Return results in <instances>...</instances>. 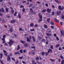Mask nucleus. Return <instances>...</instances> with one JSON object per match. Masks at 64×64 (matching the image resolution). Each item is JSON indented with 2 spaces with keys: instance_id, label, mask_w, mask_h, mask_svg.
I'll list each match as a JSON object with an SVG mask.
<instances>
[{
  "instance_id": "obj_1",
  "label": "nucleus",
  "mask_w": 64,
  "mask_h": 64,
  "mask_svg": "<svg viewBox=\"0 0 64 64\" xmlns=\"http://www.w3.org/2000/svg\"><path fill=\"white\" fill-rule=\"evenodd\" d=\"M38 15L40 17V20H38V22L39 23H40V22L42 21V15L40 14V13H39Z\"/></svg>"
},
{
  "instance_id": "obj_2",
  "label": "nucleus",
  "mask_w": 64,
  "mask_h": 64,
  "mask_svg": "<svg viewBox=\"0 0 64 64\" xmlns=\"http://www.w3.org/2000/svg\"><path fill=\"white\" fill-rule=\"evenodd\" d=\"M13 43H14V41L10 39L9 40V42H8L9 45H12L13 44Z\"/></svg>"
},
{
  "instance_id": "obj_3",
  "label": "nucleus",
  "mask_w": 64,
  "mask_h": 64,
  "mask_svg": "<svg viewBox=\"0 0 64 64\" xmlns=\"http://www.w3.org/2000/svg\"><path fill=\"white\" fill-rule=\"evenodd\" d=\"M58 9L60 10H62L64 9V7H61V6H58Z\"/></svg>"
},
{
  "instance_id": "obj_4",
  "label": "nucleus",
  "mask_w": 64,
  "mask_h": 64,
  "mask_svg": "<svg viewBox=\"0 0 64 64\" xmlns=\"http://www.w3.org/2000/svg\"><path fill=\"white\" fill-rule=\"evenodd\" d=\"M3 51L5 55L6 56H8V53L6 52L5 50H3Z\"/></svg>"
},
{
  "instance_id": "obj_5",
  "label": "nucleus",
  "mask_w": 64,
  "mask_h": 64,
  "mask_svg": "<svg viewBox=\"0 0 64 64\" xmlns=\"http://www.w3.org/2000/svg\"><path fill=\"white\" fill-rule=\"evenodd\" d=\"M2 11V12H3V13H4V12H5L4 10L2 8L1 10V9H0V12H1Z\"/></svg>"
},
{
  "instance_id": "obj_6",
  "label": "nucleus",
  "mask_w": 64,
  "mask_h": 64,
  "mask_svg": "<svg viewBox=\"0 0 64 64\" xmlns=\"http://www.w3.org/2000/svg\"><path fill=\"white\" fill-rule=\"evenodd\" d=\"M51 9L49 8H48L47 9V12H48V13H50L51 12Z\"/></svg>"
},
{
  "instance_id": "obj_7",
  "label": "nucleus",
  "mask_w": 64,
  "mask_h": 64,
  "mask_svg": "<svg viewBox=\"0 0 64 64\" xmlns=\"http://www.w3.org/2000/svg\"><path fill=\"white\" fill-rule=\"evenodd\" d=\"M16 22V20H11L10 21L11 23H14L15 22Z\"/></svg>"
},
{
  "instance_id": "obj_8",
  "label": "nucleus",
  "mask_w": 64,
  "mask_h": 64,
  "mask_svg": "<svg viewBox=\"0 0 64 64\" xmlns=\"http://www.w3.org/2000/svg\"><path fill=\"white\" fill-rule=\"evenodd\" d=\"M30 11L31 13H33V10L32 8H30Z\"/></svg>"
},
{
  "instance_id": "obj_9",
  "label": "nucleus",
  "mask_w": 64,
  "mask_h": 64,
  "mask_svg": "<svg viewBox=\"0 0 64 64\" xmlns=\"http://www.w3.org/2000/svg\"><path fill=\"white\" fill-rule=\"evenodd\" d=\"M52 52V50L51 49H49L48 51V53H51Z\"/></svg>"
},
{
  "instance_id": "obj_10",
  "label": "nucleus",
  "mask_w": 64,
  "mask_h": 64,
  "mask_svg": "<svg viewBox=\"0 0 64 64\" xmlns=\"http://www.w3.org/2000/svg\"><path fill=\"white\" fill-rule=\"evenodd\" d=\"M32 38L33 39V41L34 42H35V37H34V36H32Z\"/></svg>"
},
{
  "instance_id": "obj_11",
  "label": "nucleus",
  "mask_w": 64,
  "mask_h": 64,
  "mask_svg": "<svg viewBox=\"0 0 64 64\" xmlns=\"http://www.w3.org/2000/svg\"><path fill=\"white\" fill-rule=\"evenodd\" d=\"M61 12L59 11L57 12V14L58 15H60L61 14Z\"/></svg>"
},
{
  "instance_id": "obj_12",
  "label": "nucleus",
  "mask_w": 64,
  "mask_h": 64,
  "mask_svg": "<svg viewBox=\"0 0 64 64\" xmlns=\"http://www.w3.org/2000/svg\"><path fill=\"white\" fill-rule=\"evenodd\" d=\"M24 46L26 47H27L28 46V44L25 43L24 44Z\"/></svg>"
},
{
  "instance_id": "obj_13",
  "label": "nucleus",
  "mask_w": 64,
  "mask_h": 64,
  "mask_svg": "<svg viewBox=\"0 0 64 64\" xmlns=\"http://www.w3.org/2000/svg\"><path fill=\"white\" fill-rule=\"evenodd\" d=\"M8 60H10V56H8V58H7Z\"/></svg>"
},
{
  "instance_id": "obj_14",
  "label": "nucleus",
  "mask_w": 64,
  "mask_h": 64,
  "mask_svg": "<svg viewBox=\"0 0 64 64\" xmlns=\"http://www.w3.org/2000/svg\"><path fill=\"white\" fill-rule=\"evenodd\" d=\"M20 53L19 52H16L14 53V55H16V54H20Z\"/></svg>"
},
{
  "instance_id": "obj_15",
  "label": "nucleus",
  "mask_w": 64,
  "mask_h": 64,
  "mask_svg": "<svg viewBox=\"0 0 64 64\" xmlns=\"http://www.w3.org/2000/svg\"><path fill=\"white\" fill-rule=\"evenodd\" d=\"M14 10L12 9L11 10V12L12 14H14Z\"/></svg>"
},
{
  "instance_id": "obj_16",
  "label": "nucleus",
  "mask_w": 64,
  "mask_h": 64,
  "mask_svg": "<svg viewBox=\"0 0 64 64\" xmlns=\"http://www.w3.org/2000/svg\"><path fill=\"white\" fill-rule=\"evenodd\" d=\"M32 64H36V62H35L34 61V60H32Z\"/></svg>"
},
{
  "instance_id": "obj_17",
  "label": "nucleus",
  "mask_w": 64,
  "mask_h": 64,
  "mask_svg": "<svg viewBox=\"0 0 64 64\" xmlns=\"http://www.w3.org/2000/svg\"><path fill=\"white\" fill-rule=\"evenodd\" d=\"M26 40L27 41H28V42H30V41H31V40H30V39L28 38H26Z\"/></svg>"
},
{
  "instance_id": "obj_18",
  "label": "nucleus",
  "mask_w": 64,
  "mask_h": 64,
  "mask_svg": "<svg viewBox=\"0 0 64 64\" xmlns=\"http://www.w3.org/2000/svg\"><path fill=\"white\" fill-rule=\"evenodd\" d=\"M46 34L48 36H50L51 35V34H49V33H46Z\"/></svg>"
},
{
  "instance_id": "obj_19",
  "label": "nucleus",
  "mask_w": 64,
  "mask_h": 64,
  "mask_svg": "<svg viewBox=\"0 0 64 64\" xmlns=\"http://www.w3.org/2000/svg\"><path fill=\"white\" fill-rule=\"evenodd\" d=\"M50 24H51V25H54V22H53L51 21L50 22Z\"/></svg>"
},
{
  "instance_id": "obj_20",
  "label": "nucleus",
  "mask_w": 64,
  "mask_h": 64,
  "mask_svg": "<svg viewBox=\"0 0 64 64\" xmlns=\"http://www.w3.org/2000/svg\"><path fill=\"white\" fill-rule=\"evenodd\" d=\"M64 60H62L61 62V64H64Z\"/></svg>"
},
{
  "instance_id": "obj_21",
  "label": "nucleus",
  "mask_w": 64,
  "mask_h": 64,
  "mask_svg": "<svg viewBox=\"0 0 64 64\" xmlns=\"http://www.w3.org/2000/svg\"><path fill=\"white\" fill-rule=\"evenodd\" d=\"M30 26L32 27H33L34 26V24L33 23H31L30 24Z\"/></svg>"
},
{
  "instance_id": "obj_22",
  "label": "nucleus",
  "mask_w": 64,
  "mask_h": 64,
  "mask_svg": "<svg viewBox=\"0 0 64 64\" xmlns=\"http://www.w3.org/2000/svg\"><path fill=\"white\" fill-rule=\"evenodd\" d=\"M50 18L48 19L47 20V22H48V23H49V22H50L49 21H50Z\"/></svg>"
},
{
  "instance_id": "obj_23",
  "label": "nucleus",
  "mask_w": 64,
  "mask_h": 64,
  "mask_svg": "<svg viewBox=\"0 0 64 64\" xmlns=\"http://www.w3.org/2000/svg\"><path fill=\"white\" fill-rule=\"evenodd\" d=\"M44 27L45 28H47L48 26H47L46 25V24H44Z\"/></svg>"
},
{
  "instance_id": "obj_24",
  "label": "nucleus",
  "mask_w": 64,
  "mask_h": 64,
  "mask_svg": "<svg viewBox=\"0 0 64 64\" xmlns=\"http://www.w3.org/2000/svg\"><path fill=\"white\" fill-rule=\"evenodd\" d=\"M20 48V46H19V45H18V47L17 48V50H19Z\"/></svg>"
},
{
  "instance_id": "obj_25",
  "label": "nucleus",
  "mask_w": 64,
  "mask_h": 64,
  "mask_svg": "<svg viewBox=\"0 0 64 64\" xmlns=\"http://www.w3.org/2000/svg\"><path fill=\"white\" fill-rule=\"evenodd\" d=\"M30 54H33V55H34V54H35V53L33 52H30Z\"/></svg>"
},
{
  "instance_id": "obj_26",
  "label": "nucleus",
  "mask_w": 64,
  "mask_h": 64,
  "mask_svg": "<svg viewBox=\"0 0 64 64\" xmlns=\"http://www.w3.org/2000/svg\"><path fill=\"white\" fill-rule=\"evenodd\" d=\"M54 21H55V22H59V21L58 20L56 19H54Z\"/></svg>"
},
{
  "instance_id": "obj_27",
  "label": "nucleus",
  "mask_w": 64,
  "mask_h": 64,
  "mask_svg": "<svg viewBox=\"0 0 64 64\" xmlns=\"http://www.w3.org/2000/svg\"><path fill=\"white\" fill-rule=\"evenodd\" d=\"M56 2L57 3H60L61 2H60L59 1L57 0H55Z\"/></svg>"
},
{
  "instance_id": "obj_28",
  "label": "nucleus",
  "mask_w": 64,
  "mask_h": 64,
  "mask_svg": "<svg viewBox=\"0 0 64 64\" xmlns=\"http://www.w3.org/2000/svg\"><path fill=\"white\" fill-rule=\"evenodd\" d=\"M19 30L20 31H24V30L22 28H20L19 29Z\"/></svg>"
},
{
  "instance_id": "obj_29",
  "label": "nucleus",
  "mask_w": 64,
  "mask_h": 64,
  "mask_svg": "<svg viewBox=\"0 0 64 64\" xmlns=\"http://www.w3.org/2000/svg\"><path fill=\"white\" fill-rule=\"evenodd\" d=\"M18 15L19 18H21V16L20 14H18Z\"/></svg>"
},
{
  "instance_id": "obj_30",
  "label": "nucleus",
  "mask_w": 64,
  "mask_h": 64,
  "mask_svg": "<svg viewBox=\"0 0 64 64\" xmlns=\"http://www.w3.org/2000/svg\"><path fill=\"white\" fill-rule=\"evenodd\" d=\"M6 12H8V8H6Z\"/></svg>"
},
{
  "instance_id": "obj_31",
  "label": "nucleus",
  "mask_w": 64,
  "mask_h": 64,
  "mask_svg": "<svg viewBox=\"0 0 64 64\" xmlns=\"http://www.w3.org/2000/svg\"><path fill=\"white\" fill-rule=\"evenodd\" d=\"M19 59H22L23 58V56H20L19 57Z\"/></svg>"
},
{
  "instance_id": "obj_32",
  "label": "nucleus",
  "mask_w": 64,
  "mask_h": 64,
  "mask_svg": "<svg viewBox=\"0 0 64 64\" xmlns=\"http://www.w3.org/2000/svg\"><path fill=\"white\" fill-rule=\"evenodd\" d=\"M10 31L11 32H13V29L12 28H11L10 30Z\"/></svg>"
},
{
  "instance_id": "obj_33",
  "label": "nucleus",
  "mask_w": 64,
  "mask_h": 64,
  "mask_svg": "<svg viewBox=\"0 0 64 64\" xmlns=\"http://www.w3.org/2000/svg\"><path fill=\"white\" fill-rule=\"evenodd\" d=\"M50 61H52V62H54V61H55V60H54V59H50Z\"/></svg>"
},
{
  "instance_id": "obj_34",
  "label": "nucleus",
  "mask_w": 64,
  "mask_h": 64,
  "mask_svg": "<svg viewBox=\"0 0 64 64\" xmlns=\"http://www.w3.org/2000/svg\"><path fill=\"white\" fill-rule=\"evenodd\" d=\"M60 46V45H59V44H58L56 45V48H57V47H59Z\"/></svg>"
},
{
  "instance_id": "obj_35",
  "label": "nucleus",
  "mask_w": 64,
  "mask_h": 64,
  "mask_svg": "<svg viewBox=\"0 0 64 64\" xmlns=\"http://www.w3.org/2000/svg\"><path fill=\"white\" fill-rule=\"evenodd\" d=\"M46 11V10H43L42 11V12H45Z\"/></svg>"
},
{
  "instance_id": "obj_36",
  "label": "nucleus",
  "mask_w": 64,
  "mask_h": 64,
  "mask_svg": "<svg viewBox=\"0 0 64 64\" xmlns=\"http://www.w3.org/2000/svg\"><path fill=\"white\" fill-rule=\"evenodd\" d=\"M0 58L1 59H2V56H3V54H2V53H1L0 54Z\"/></svg>"
},
{
  "instance_id": "obj_37",
  "label": "nucleus",
  "mask_w": 64,
  "mask_h": 64,
  "mask_svg": "<svg viewBox=\"0 0 64 64\" xmlns=\"http://www.w3.org/2000/svg\"><path fill=\"white\" fill-rule=\"evenodd\" d=\"M30 31L31 32L34 31V29L33 28L32 29H30Z\"/></svg>"
},
{
  "instance_id": "obj_38",
  "label": "nucleus",
  "mask_w": 64,
  "mask_h": 64,
  "mask_svg": "<svg viewBox=\"0 0 64 64\" xmlns=\"http://www.w3.org/2000/svg\"><path fill=\"white\" fill-rule=\"evenodd\" d=\"M41 39V37L40 36H38V39L39 40H40Z\"/></svg>"
},
{
  "instance_id": "obj_39",
  "label": "nucleus",
  "mask_w": 64,
  "mask_h": 64,
  "mask_svg": "<svg viewBox=\"0 0 64 64\" xmlns=\"http://www.w3.org/2000/svg\"><path fill=\"white\" fill-rule=\"evenodd\" d=\"M20 53H23V50H20Z\"/></svg>"
},
{
  "instance_id": "obj_40",
  "label": "nucleus",
  "mask_w": 64,
  "mask_h": 64,
  "mask_svg": "<svg viewBox=\"0 0 64 64\" xmlns=\"http://www.w3.org/2000/svg\"><path fill=\"white\" fill-rule=\"evenodd\" d=\"M20 42L22 43V44H24V43H25V42L24 41H22V40H20Z\"/></svg>"
},
{
  "instance_id": "obj_41",
  "label": "nucleus",
  "mask_w": 64,
  "mask_h": 64,
  "mask_svg": "<svg viewBox=\"0 0 64 64\" xmlns=\"http://www.w3.org/2000/svg\"><path fill=\"white\" fill-rule=\"evenodd\" d=\"M6 35H5V34H4L3 36V38H6Z\"/></svg>"
},
{
  "instance_id": "obj_42",
  "label": "nucleus",
  "mask_w": 64,
  "mask_h": 64,
  "mask_svg": "<svg viewBox=\"0 0 64 64\" xmlns=\"http://www.w3.org/2000/svg\"><path fill=\"white\" fill-rule=\"evenodd\" d=\"M60 57L62 59H64L63 57L62 56H60Z\"/></svg>"
},
{
  "instance_id": "obj_43",
  "label": "nucleus",
  "mask_w": 64,
  "mask_h": 64,
  "mask_svg": "<svg viewBox=\"0 0 64 64\" xmlns=\"http://www.w3.org/2000/svg\"><path fill=\"white\" fill-rule=\"evenodd\" d=\"M4 46H8V44L6 43H5L4 44Z\"/></svg>"
},
{
  "instance_id": "obj_44",
  "label": "nucleus",
  "mask_w": 64,
  "mask_h": 64,
  "mask_svg": "<svg viewBox=\"0 0 64 64\" xmlns=\"http://www.w3.org/2000/svg\"><path fill=\"white\" fill-rule=\"evenodd\" d=\"M17 12H16L14 14V16H15L16 15V14H17Z\"/></svg>"
},
{
  "instance_id": "obj_45",
  "label": "nucleus",
  "mask_w": 64,
  "mask_h": 64,
  "mask_svg": "<svg viewBox=\"0 0 64 64\" xmlns=\"http://www.w3.org/2000/svg\"><path fill=\"white\" fill-rule=\"evenodd\" d=\"M22 63L23 64H26V63L24 61H22Z\"/></svg>"
},
{
  "instance_id": "obj_46",
  "label": "nucleus",
  "mask_w": 64,
  "mask_h": 64,
  "mask_svg": "<svg viewBox=\"0 0 64 64\" xmlns=\"http://www.w3.org/2000/svg\"><path fill=\"white\" fill-rule=\"evenodd\" d=\"M18 63V60H17L16 62V64H17Z\"/></svg>"
},
{
  "instance_id": "obj_47",
  "label": "nucleus",
  "mask_w": 64,
  "mask_h": 64,
  "mask_svg": "<svg viewBox=\"0 0 64 64\" xmlns=\"http://www.w3.org/2000/svg\"><path fill=\"white\" fill-rule=\"evenodd\" d=\"M52 15H54V12H52Z\"/></svg>"
},
{
  "instance_id": "obj_48",
  "label": "nucleus",
  "mask_w": 64,
  "mask_h": 64,
  "mask_svg": "<svg viewBox=\"0 0 64 64\" xmlns=\"http://www.w3.org/2000/svg\"><path fill=\"white\" fill-rule=\"evenodd\" d=\"M58 50H62V48L60 47L59 48H58Z\"/></svg>"
},
{
  "instance_id": "obj_49",
  "label": "nucleus",
  "mask_w": 64,
  "mask_h": 64,
  "mask_svg": "<svg viewBox=\"0 0 64 64\" xmlns=\"http://www.w3.org/2000/svg\"><path fill=\"white\" fill-rule=\"evenodd\" d=\"M26 52V50H23L24 53H25Z\"/></svg>"
},
{
  "instance_id": "obj_50",
  "label": "nucleus",
  "mask_w": 64,
  "mask_h": 64,
  "mask_svg": "<svg viewBox=\"0 0 64 64\" xmlns=\"http://www.w3.org/2000/svg\"><path fill=\"white\" fill-rule=\"evenodd\" d=\"M42 42H45L46 41L44 39H43L42 41Z\"/></svg>"
},
{
  "instance_id": "obj_51",
  "label": "nucleus",
  "mask_w": 64,
  "mask_h": 64,
  "mask_svg": "<svg viewBox=\"0 0 64 64\" xmlns=\"http://www.w3.org/2000/svg\"><path fill=\"white\" fill-rule=\"evenodd\" d=\"M32 6V4H30V5H29V7H31Z\"/></svg>"
},
{
  "instance_id": "obj_52",
  "label": "nucleus",
  "mask_w": 64,
  "mask_h": 64,
  "mask_svg": "<svg viewBox=\"0 0 64 64\" xmlns=\"http://www.w3.org/2000/svg\"><path fill=\"white\" fill-rule=\"evenodd\" d=\"M45 5L46 7H48V4H45Z\"/></svg>"
},
{
  "instance_id": "obj_53",
  "label": "nucleus",
  "mask_w": 64,
  "mask_h": 64,
  "mask_svg": "<svg viewBox=\"0 0 64 64\" xmlns=\"http://www.w3.org/2000/svg\"><path fill=\"white\" fill-rule=\"evenodd\" d=\"M36 59L37 60H39V58H38V57H37L36 58Z\"/></svg>"
},
{
  "instance_id": "obj_54",
  "label": "nucleus",
  "mask_w": 64,
  "mask_h": 64,
  "mask_svg": "<svg viewBox=\"0 0 64 64\" xmlns=\"http://www.w3.org/2000/svg\"><path fill=\"white\" fill-rule=\"evenodd\" d=\"M56 40H59V38H58V37L56 36Z\"/></svg>"
},
{
  "instance_id": "obj_55",
  "label": "nucleus",
  "mask_w": 64,
  "mask_h": 64,
  "mask_svg": "<svg viewBox=\"0 0 64 64\" xmlns=\"http://www.w3.org/2000/svg\"><path fill=\"white\" fill-rule=\"evenodd\" d=\"M20 8H24V6L22 5L20 6Z\"/></svg>"
},
{
  "instance_id": "obj_56",
  "label": "nucleus",
  "mask_w": 64,
  "mask_h": 64,
  "mask_svg": "<svg viewBox=\"0 0 64 64\" xmlns=\"http://www.w3.org/2000/svg\"><path fill=\"white\" fill-rule=\"evenodd\" d=\"M50 48H51V49H53V47L52 45L50 46Z\"/></svg>"
},
{
  "instance_id": "obj_57",
  "label": "nucleus",
  "mask_w": 64,
  "mask_h": 64,
  "mask_svg": "<svg viewBox=\"0 0 64 64\" xmlns=\"http://www.w3.org/2000/svg\"><path fill=\"white\" fill-rule=\"evenodd\" d=\"M26 4L27 5H29V2H28L26 3Z\"/></svg>"
},
{
  "instance_id": "obj_58",
  "label": "nucleus",
  "mask_w": 64,
  "mask_h": 64,
  "mask_svg": "<svg viewBox=\"0 0 64 64\" xmlns=\"http://www.w3.org/2000/svg\"><path fill=\"white\" fill-rule=\"evenodd\" d=\"M5 40V38H2V41H4Z\"/></svg>"
},
{
  "instance_id": "obj_59",
  "label": "nucleus",
  "mask_w": 64,
  "mask_h": 64,
  "mask_svg": "<svg viewBox=\"0 0 64 64\" xmlns=\"http://www.w3.org/2000/svg\"><path fill=\"white\" fill-rule=\"evenodd\" d=\"M50 27L52 29H53L54 28V26H51Z\"/></svg>"
},
{
  "instance_id": "obj_60",
  "label": "nucleus",
  "mask_w": 64,
  "mask_h": 64,
  "mask_svg": "<svg viewBox=\"0 0 64 64\" xmlns=\"http://www.w3.org/2000/svg\"><path fill=\"white\" fill-rule=\"evenodd\" d=\"M42 55H44V54H45V53L44 52H42Z\"/></svg>"
},
{
  "instance_id": "obj_61",
  "label": "nucleus",
  "mask_w": 64,
  "mask_h": 64,
  "mask_svg": "<svg viewBox=\"0 0 64 64\" xmlns=\"http://www.w3.org/2000/svg\"><path fill=\"white\" fill-rule=\"evenodd\" d=\"M52 8H55V7H54V5H52Z\"/></svg>"
},
{
  "instance_id": "obj_62",
  "label": "nucleus",
  "mask_w": 64,
  "mask_h": 64,
  "mask_svg": "<svg viewBox=\"0 0 64 64\" xmlns=\"http://www.w3.org/2000/svg\"><path fill=\"white\" fill-rule=\"evenodd\" d=\"M36 3H38V4H40V2H37Z\"/></svg>"
},
{
  "instance_id": "obj_63",
  "label": "nucleus",
  "mask_w": 64,
  "mask_h": 64,
  "mask_svg": "<svg viewBox=\"0 0 64 64\" xmlns=\"http://www.w3.org/2000/svg\"><path fill=\"white\" fill-rule=\"evenodd\" d=\"M25 10L24 8H23L22 9V11H23V12H24L25 11Z\"/></svg>"
},
{
  "instance_id": "obj_64",
  "label": "nucleus",
  "mask_w": 64,
  "mask_h": 64,
  "mask_svg": "<svg viewBox=\"0 0 64 64\" xmlns=\"http://www.w3.org/2000/svg\"><path fill=\"white\" fill-rule=\"evenodd\" d=\"M29 38L30 39H31V36H29Z\"/></svg>"
}]
</instances>
